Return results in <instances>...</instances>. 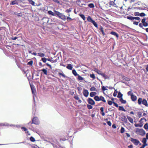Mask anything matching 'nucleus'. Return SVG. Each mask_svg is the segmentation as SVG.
Returning a JSON list of instances; mask_svg holds the SVG:
<instances>
[{
  "instance_id": "44",
  "label": "nucleus",
  "mask_w": 148,
  "mask_h": 148,
  "mask_svg": "<svg viewBox=\"0 0 148 148\" xmlns=\"http://www.w3.org/2000/svg\"><path fill=\"white\" fill-rule=\"evenodd\" d=\"M90 90L91 91H95L96 89L95 87H92L90 88Z\"/></svg>"
},
{
  "instance_id": "6",
  "label": "nucleus",
  "mask_w": 148,
  "mask_h": 148,
  "mask_svg": "<svg viewBox=\"0 0 148 148\" xmlns=\"http://www.w3.org/2000/svg\"><path fill=\"white\" fill-rule=\"evenodd\" d=\"M23 0H14L11 1L10 5H18L19 3L22 2Z\"/></svg>"
},
{
  "instance_id": "27",
  "label": "nucleus",
  "mask_w": 148,
  "mask_h": 148,
  "mask_svg": "<svg viewBox=\"0 0 148 148\" xmlns=\"http://www.w3.org/2000/svg\"><path fill=\"white\" fill-rule=\"evenodd\" d=\"M123 96V95L120 92H119L118 93L117 97L121 99V98H122Z\"/></svg>"
},
{
  "instance_id": "47",
  "label": "nucleus",
  "mask_w": 148,
  "mask_h": 148,
  "mask_svg": "<svg viewBox=\"0 0 148 148\" xmlns=\"http://www.w3.org/2000/svg\"><path fill=\"white\" fill-rule=\"evenodd\" d=\"M42 61L44 63H45L47 60V58H46L45 57L42 58Z\"/></svg>"
},
{
  "instance_id": "24",
  "label": "nucleus",
  "mask_w": 148,
  "mask_h": 148,
  "mask_svg": "<svg viewBox=\"0 0 148 148\" xmlns=\"http://www.w3.org/2000/svg\"><path fill=\"white\" fill-rule=\"evenodd\" d=\"M88 7L90 8H93L95 7V5L93 3H90L88 5Z\"/></svg>"
},
{
  "instance_id": "1",
  "label": "nucleus",
  "mask_w": 148,
  "mask_h": 148,
  "mask_svg": "<svg viewBox=\"0 0 148 148\" xmlns=\"http://www.w3.org/2000/svg\"><path fill=\"white\" fill-rule=\"evenodd\" d=\"M30 87L32 90V93L33 94L34 105H33L32 114L34 115L36 114V102L35 100V98H37L36 95H35V92H36V90L33 84H30Z\"/></svg>"
},
{
  "instance_id": "63",
  "label": "nucleus",
  "mask_w": 148,
  "mask_h": 148,
  "mask_svg": "<svg viewBox=\"0 0 148 148\" xmlns=\"http://www.w3.org/2000/svg\"><path fill=\"white\" fill-rule=\"evenodd\" d=\"M107 123L109 125L111 126V123L110 121H107Z\"/></svg>"
},
{
  "instance_id": "46",
  "label": "nucleus",
  "mask_w": 148,
  "mask_h": 148,
  "mask_svg": "<svg viewBox=\"0 0 148 148\" xmlns=\"http://www.w3.org/2000/svg\"><path fill=\"white\" fill-rule=\"evenodd\" d=\"M102 90L103 91H104L108 90L105 86H102L101 88Z\"/></svg>"
},
{
  "instance_id": "61",
  "label": "nucleus",
  "mask_w": 148,
  "mask_h": 148,
  "mask_svg": "<svg viewBox=\"0 0 148 148\" xmlns=\"http://www.w3.org/2000/svg\"><path fill=\"white\" fill-rule=\"evenodd\" d=\"M53 1L57 3H60V1L58 0H53Z\"/></svg>"
},
{
  "instance_id": "13",
  "label": "nucleus",
  "mask_w": 148,
  "mask_h": 148,
  "mask_svg": "<svg viewBox=\"0 0 148 148\" xmlns=\"http://www.w3.org/2000/svg\"><path fill=\"white\" fill-rule=\"evenodd\" d=\"M131 98L132 100L133 101H135L137 100V96L133 95H132Z\"/></svg>"
},
{
  "instance_id": "45",
  "label": "nucleus",
  "mask_w": 148,
  "mask_h": 148,
  "mask_svg": "<svg viewBox=\"0 0 148 148\" xmlns=\"http://www.w3.org/2000/svg\"><path fill=\"white\" fill-rule=\"evenodd\" d=\"M137 115L138 117L140 118L142 116V113L140 112H139L137 113Z\"/></svg>"
},
{
  "instance_id": "29",
  "label": "nucleus",
  "mask_w": 148,
  "mask_h": 148,
  "mask_svg": "<svg viewBox=\"0 0 148 148\" xmlns=\"http://www.w3.org/2000/svg\"><path fill=\"white\" fill-rule=\"evenodd\" d=\"M94 99L96 101H99V97L98 96H95L94 97Z\"/></svg>"
},
{
  "instance_id": "28",
  "label": "nucleus",
  "mask_w": 148,
  "mask_h": 148,
  "mask_svg": "<svg viewBox=\"0 0 148 148\" xmlns=\"http://www.w3.org/2000/svg\"><path fill=\"white\" fill-rule=\"evenodd\" d=\"M9 125V124L8 123H0V126H8Z\"/></svg>"
},
{
  "instance_id": "40",
  "label": "nucleus",
  "mask_w": 148,
  "mask_h": 148,
  "mask_svg": "<svg viewBox=\"0 0 148 148\" xmlns=\"http://www.w3.org/2000/svg\"><path fill=\"white\" fill-rule=\"evenodd\" d=\"M30 140L32 142H34L35 141V138L32 136H31L30 137Z\"/></svg>"
},
{
  "instance_id": "64",
  "label": "nucleus",
  "mask_w": 148,
  "mask_h": 148,
  "mask_svg": "<svg viewBox=\"0 0 148 148\" xmlns=\"http://www.w3.org/2000/svg\"><path fill=\"white\" fill-rule=\"evenodd\" d=\"M138 22H137L136 21H134L133 23V24L134 25H138Z\"/></svg>"
},
{
  "instance_id": "18",
  "label": "nucleus",
  "mask_w": 148,
  "mask_h": 148,
  "mask_svg": "<svg viewBox=\"0 0 148 148\" xmlns=\"http://www.w3.org/2000/svg\"><path fill=\"white\" fill-rule=\"evenodd\" d=\"M127 117L129 120V121L131 123H133V119L131 117L129 116H127Z\"/></svg>"
},
{
  "instance_id": "19",
  "label": "nucleus",
  "mask_w": 148,
  "mask_h": 148,
  "mask_svg": "<svg viewBox=\"0 0 148 148\" xmlns=\"http://www.w3.org/2000/svg\"><path fill=\"white\" fill-rule=\"evenodd\" d=\"M74 99H75L77 100H78V102L79 103H81L82 102V101L80 99H79V97L78 96H75L74 97Z\"/></svg>"
},
{
  "instance_id": "35",
  "label": "nucleus",
  "mask_w": 148,
  "mask_h": 148,
  "mask_svg": "<svg viewBox=\"0 0 148 148\" xmlns=\"http://www.w3.org/2000/svg\"><path fill=\"white\" fill-rule=\"evenodd\" d=\"M144 128L146 130H148V123H145L144 126Z\"/></svg>"
},
{
  "instance_id": "37",
  "label": "nucleus",
  "mask_w": 148,
  "mask_h": 148,
  "mask_svg": "<svg viewBox=\"0 0 148 148\" xmlns=\"http://www.w3.org/2000/svg\"><path fill=\"white\" fill-rule=\"evenodd\" d=\"M90 77L91 78H92L93 79H95L96 78V77L95 75L93 74H90Z\"/></svg>"
},
{
  "instance_id": "9",
  "label": "nucleus",
  "mask_w": 148,
  "mask_h": 148,
  "mask_svg": "<svg viewBox=\"0 0 148 148\" xmlns=\"http://www.w3.org/2000/svg\"><path fill=\"white\" fill-rule=\"evenodd\" d=\"M37 118L36 117H34L32 119V123H31L30 122H29L28 123V124H34L35 125H37Z\"/></svg>"
},
{
  "instance_id": "10",
  "label": "nucleus",
  "mask_w": 148,
  "mask_h": 148,
  "mask_svg": "<svg viewBox=\"0 0 148 148\" xmlns=\"http://www.w3.org/2000/svg\"><path fill=\"white\" fill-rule=\"evenodd\" d=\"M116 0H114V1H110L109 2L110 7L112 6L114 7H116V4L115 3V1Z\"/></svg>"
},
{
  "instance_id": "58",
  "label": "nucleus",
  "mask_w": 148,
  "mask_h": 148,
  "mask_svg": "<svg viewBox=\"0 0 148 148\" xmlns=\"http://www.w3.org/2000/svg\"><path fill=\"white\" fill-rule=\"evenodd\" d=\"M113 103L114 104V106H115L116 107H119L118 105L116 103L113 102Z\"/></svg>"
},
{
  "instance_id": "56",
  "label": "nucleus",
  "mask_w": 148,
  "mask_h": 148,
  "mask_svg": "<svg viewBox=\"0 0 148 148\" xmlns=\"http://www.w3.org/2000/svg\"><path fill=\"white\" fill-rule=\"evenodd\" d=\"M18 38L17 37H13V36H12V37H11V39L12 40H16Z\"/></svg>"
},
{
  "instance_id": "2",
  "label": "nucleus",
  "mask_w": 148,
  "mask_h": 148,
  "mask_svg": "<svg viewBox=\"0 0 148 148\" xmlns=\"http://www.w3.org/2000/svg\"><path fill=\"white\" fill-rule=\"evenodd\" d=\"M142 103L143 105H145L146 107L148 106L147 101L145 99H143L141 97H140L138 100V105H140Z\"/></svg>"
},
{
  "instance_id": "30",
  "label": "nucleus",
  "mask_w": 148,
  "mask_h": 148,
  "mask_svg": "<svg viewBox=\"0 0 148 148\" xmlns=\"http://www.w3.org/2000/svg\"><path fill=\"white\" fill-rule=\"evenodd\" d=\"M96 94V93L95 92H92L90 93V96L91 97H93L95 96Z\"/></svg>"
},
{
  "instance_id": "5",
  "label": "nucleus",
  "mask_w": 148,
  "mask_h": 148,
  "mask_svg": "<svg viewBox=\"0 0 148 148\" xmlns=\"http://www.w3.org/2000/svg\"><path fill=\"white\" fill-rule=\"evenodd\" d=\"M130 141L135 145H137L139 144L140 145H141V144L138 140L133 138H131Z\"/></svg>"
},
{
  "instance_id": "57",
  "label": "nucleus",
  "mask_w": 148,
  "mask_h": 148,
  "mask_svg": "<svg viewBox=\"0 0 148 148\" xmlns=\"http://www.w3.org/2000/svg\"><path fill=\"white\" fill-rule=\"evenodd\" d=\"M140 16H145V14L143 12H142L140 14Z\"/></svg>"
},
{
  "instance_id": "14",
  "label": "nucleus",
  "mask_w": 148,
  "mask_h": 148,
  "mask_svg": "<svg viewBox=\"0 0 148 148\" xmlns=\"http://www.w3.org/2000/svg\"><path fill=\"white\" fill-rule=\"evenodd\" d=\"M110 34L114 36H116L117 38H118L119 37L118 34L116 33V32H114V31H111L110 32Z\"/></svg>"
},
{
  "instance_id": "26",
  "label": "nucleus",
  "mask_w": 148,
  "mask_h": 148,
  "mask_svg": "<svg viewBox=\"0 0 148 148\" xmlns=\"http://www.w3.org/2000/svg\"><path fill=\"white\" fill-rule=\"evenodd\" d=\"M67 68L69 69L72 70L73 68L72 65L71 64H69L66 66Z\"/></svg>"
},
{
  "instance_id": "7",
  "label": "nucleus",
  "mask_w": 148,
  "mask_h": 148,
  "mask_svg": "<svg viewBox=\"0 0 148 148\" xmlns=\"http://www.w3.org/2000/svg\"><path fill=\"white\" fill-rule=\"evenodd\" d=\"M48 21L49 20L48 18L47 17H44L41 20L40 22L41 24L44 25L45 24H46L47 23Z\"/></svg>"
},
{
  "instance_id": "42",
  "label": "nucleus",
  "mask_w": 148,
  "mask_h": 148,
  "mask_svg": "<svg viewBox=\"0 0 148 148\" xmlns=\"http://www.w3.org/2000/svg\"><path fill=\"white\" fill-rule=\"evenodd\" d=\"M33 63V61L31 60L27 63V64L28 65L31 66L32 65Z\"/></svg>"
},
{
  "instance_id": "8",
  "label": "nucleus",
  "mask_w": 148,
  "mask_h": 148,
  "mask_svg": "<svg viewBox=\"0 0 148 148\" xmlns=\"http://www.w3.org/2000/svg\"><path fill=\"white\" fill-rule=\"evenodd\" d=\"M88 103L91 105H94L95 104V102L92 98H89L88 99Z\"/></svg>"
},
{
  "instance_id": "33",
  "label": "nucleus",
  "mask_w": 148,
  "mask_h": 148,
  "mask_svg": "<svg viewBox=\"0 0 148 148\" xmlns=\"http://www.w3.org/2000/svg\"><path fill=\"white\" fill-rule=\"evenodd\" d=\"M41 71H43V73H44L45 75H47V71L46 69H43L41 70Z\"/></svg>"
},
{
  "instance_id": "25",
  "label": "nucleus",
  "mask_w": 148,
  "mask_h": 148,
  "mask_svg": "<svg viewBox=\"0 0 148 148\" xmlns=\"http://www.w3.org/2000/svg\"><path fill=\"white\" fill-rule=\"evenodd\" d=\"M72 73L75 76H78L79 75V74L77 73L75 69H74L72 71Z\"/></svg>"
},
{
  "instance_id": "43",
  "label": "nucleus",
  "mask_w": 148,
  "mask_h": 148,
  "mask_svg": "<svg viewBox=\"0 0 148 148\" xmlns=\"http://www.w3.org/2000/svg\"><path fill=\"white\" fill-rule=\"evenodd\" d=\"M87 107L89 109H91L92 108V106L90 105L87 104Z\"/></svg>"
},
{
  "instance_id": "11",
  "label": "nucleus",
  "mask_w": 148,
  "mask_h": 148,
  "mask_svg": "<svg viewBox=\"0 0 148 148\" xmlns=\"http://www.w3.org/2000/svg\"><path fill=\"white\" fill-rule=\"evenodd\" d=\"M83 95L84 96L86 97H87L89 95V92L88 90L85 89H83Z\"/></svg>"
},
{
  "instance_id": "4",
  "label": "nucleus",
  "mask_w": 148,
  "mask_h": 148,
  "mask_svg": "<svg viewBox=\"0 0 148 148\" xmlns=\"http://www.w3.org/2000/svg\"><path fill=\"white\" fill-rule=\"evenodd\" d=\"M87 21L89 22L92 23L96 28H98V25L97 23L91 18V17L88 16L87 17Z\"/></svg>"
},
{
  "instance_id": "31",
  "label": "nucleus",
  "mask_w": 148,
  "mask_h": 148,
  "mask_svg": "<svg viewBox=\"0 0 148 148\" xmlns=\"http://www.w3.org/2000/svg\"><path fill=\"white\" fill-rule=\"evenodd\" d=\"M120 101L122 103L125 104L126 103V101L125 100H124L122 98L120 99Z\"/></svg>"
},
{
  "instance_id": "54",
  "label": "nucleus",
  "mask_w": 148,
  "mask_h": 148,
  "mask_svg": "<svg viewBox=\"0 0 148 148\" xmlns=\"http://www.w3.org/2000/svg\"><path fill=\"white\" fill-rule=\"evenodd\" d=\"M113 102L111 101H108V103L109 105H112V103H113Z\"/></svg>"
},
{
  "instance_id": "17",
  "label": "nucleus",
  "mask_w": 148,
  "mask_h": 148,
  "mask_svg": "<svg viewBox=\"0 0 148 148\" xmlns=\"http://www.w3.org/2000/svg\"><path fill=\"white\" fill-rule=\"evenodd\" d=\"M99 101H101L104 103L106 102V101L105 99L102 96H101L99 97Z\"/></svg>"
},
{
  "instance_id": "51",
  "label": "nucleus",
  "mask_w": 148,
  "mask_h": 148,
  "mask_svg": "<svg viewBox=\"0 0 148 148\" xmlns=\"http://www.w3.org/2000/svg\"><path fill=\"white\" fill-rule=\"evenodd\" d=\"M127 94L128 95L132 96V95H133V93L132 91H130L127 92Z\"/></svg>"
},
{
  "instance_id": "62",
  "label": "nucleus",
  "mask_w": 148,
  "mask_h": 148,
  "mask_svg": "<svg viewBox=\"0 0 148 148\" xmlns=\"http://www.w3.org/2000/svg\"><path fill=\"white\" fill-rule=\"evenodd\" d=\"M81 2V1L80 0H77L76 1V3L78 4H79Z\"/></svg>"
},
{
  "instance_id": "32",
  "label": "nucleus",
  "mask_w": 148,
  "mask_h": 148,
  "mask_svg": "<svg viewBox=\"0 0 148 148\" xmlns=\"http://www.w3.org/2000/svg\"><path fill=\"white\" fill-rule=\"evenodd\" d=\"M119 110H122V111H123L124 112L125 111H126V110H125L123 106H119Z\"/></svg>"
},
{
  "instance_id": "16",
  "label": "nucleus",
  "mask_w": 148,
  "mask_h": 148,
  "mask_svg": "<svg viewBox=\"0 0 148 148\" xmlns=\"http://www.w3.org/2000/svg\"><path fill=\"white\" fill-rule=\"evenodd\" d=\"M139 132L140 133V135L142 136L145 135V131L143 129L140 130Z\"/></svg>"
},
{
  "instance_id": "50",
  "label": "nucleus",
  "mask_w": 148,
  "mask_h": 148,
  "mask_svg": "<svg viewBox=\"0 0 148 148\" xmlns=\"http://www.w3.org/2000/svg\"><path fill=\"white\" fill-rule=\"evenodd\" d=\"M23 131H25V132L27 131V129L24 127H22L21 128Z\"/></svg>"
},
{
  "instance_id": "52",
  "label": "nucleus",
  "mask_w": 148,
  "mask_h": 148,
  "mask_svg": "<svg viewBox=\"0 0 148 148\" xmlns=\"http://www.w3.org/2000/svg\"><path fill=\"white\" fill-rule=\"evenodd\" d=\"M38 54L39 56L41 57H44L45 56V54L43 53H39Z\"/></svg>"
},
{
  "instance_id": "3",
  "label": "nucleus",
  "mask_w": 148,
  "mask_h": 148,
  "mask_svg": "<svg viewBox=\"0 0 148 148\" xmlns=\"http://www.w3.org/2000/svg\"><path fill=\"white\" fill-rule=\"evenodd\" d=\"M57 16L63 21H65L66 19V17L63 14L60 13L58 11L55 10L54 11Z\"/></svg>"
},
{
  "instance_id": "48",
  "label": "nucleus",
  "mask_w": 148,
  "mask_h": 148,
  "mask_svg": "<svg viewBox=\"0 0 148 148\" xmlns=\"http://www.w3.org/2000/svg\"><path fill=\"white\" fill-rule=\"evenodd\" d=\"M117 93V91H116V90H115V91L113 94V96L114 97L116 96Z\"/></svg>"
},
{
  "instance_id": "23",
  "label": "nucleus",
  "mask_w": 148,
  "mask_h": 148,
  "mask_svg": "<svg viewBox=\"0 0 148 148\" xmlns=\"http://www.w3.org/2000/svg\"><path fill=\"white\" fill-rule=\"evenodd\" d=\"M147 138H143V140H142V142L144 144H147Z\"/></svg>"
},
{
  "instance_id": "22",
  "label": "nucleus",
  "mask_w": 148,
  "mask_h": 148,
  "mask_svg": "<svg viewBox=\"0 0 148 148\" xmlns=\"http://www.w3.org/2000/svg\"><path fill=\"white\" fill-rule=\"evenodd\" d=\"M77 79L79 81H82L84 80V79L79 75H78Z\"/></svg>"
},
{
  "instance_id": "20",
  "label": "nucleus",
  "mask_w": 148,
  "mask_h": 148,
  "mask_svg": "<svg viewBox=\"0 0 148 148\" xmlns=\"http://www.w3.org/2000/svg\"><path fill=\"white\" fill-rule=\"evenodd\" d=\"M48 14H49L50 15H51L52 16H56V13H54L51 10H49L48 11Z\"/></svg>"
},
{
  "instance_id": "12",
  "label": "nucleus",
  "mask_w": 148,
  "mask_h": 148,
  "mask_svg": "<svg viewBox=\"0 0 148 148\" xmlns=\"http://www.w3.org/2000/svg\"><path fill=\"white\" fill-rule=\"evenodd\" d=\"M97 73L98 74L101 75L105 79H106L108 78V76L104 73H99L98 72H97Z\"/></svg>"
},
{
  "instance_id": "36",
  "label": "nucleus",
  "mask_w": 148,
  "mask_h": 148,
  "mask_svg": "<svg viewBox=\"0 0 148 148\" xmlns=\"http://www.w3.org/2000/svg\"><path fill=\"white\" fill-rule=\"evenodd\" d=\"M36 72V71H34L32 73V77L33 78H34L35 76H37V73Z\"/></svg>"
},
{
  "instance_id": "60",
  "label": "nucleus",
  "mask_w": 148,
  "mask_h": 148,
  "mask_svg": "<svg viewBox=\"0 0 148 148\" xmlns=\"http://www.w3.org/2000/svg\"><path fill=\"white\" fill-rule=\"evenodd\" d=\"M146 20V18H143L141 22L143 24L145 22Z\"/></svg>"
},
{
  "instance_id": "41",
  "label": "nucleus",
  "mask_w": 148,
  "mask_h": 148,
  "mask_svg": "<svg viewBox=\"0 0 148 148\" xmlns=\"http://www.w3.org/2000/svg\"><path fill=\"white\" fill-rule=\"evenodd\" d=\"M58 75H60L62 76V77H63L64 78H65L66 77V76L63 73H60V72L59 73Z\"/></svg>"
},
{
  "instance_id": "38",
  "label": "nucleus",
  "mask_w": 148,
  "mask_h": 148,
  "mask_svg": "<svg viewBox=\"0 0 148 148\" xmlns=\"http://www.w3.org/2000/svg\"><path fill=\"white\" fill-rule=\"evenodd\" d=\"M134 125L136 127H141L143 126V124H135Z\"/></svg>"
},
{
  "instance_id": "39",
  "label": "nucleus",
  "mask_w": 148,
  "mask_h": 148,
  "mask_svg": "<svg viewBox=\"0 0 148 148\" xmlns=\"http://www.w3.org/2000/svg\"><path fill=\"white\" fill-rule=\"evenodd\" d=\"M79 16L81 18H82L83 20L84 21L85 20V16L83 14H79Z\"/></svg>"
},
{
  "instance_id": "34",
  "label": "nucleus",
  "mask_w": 148,
  "mask_h": 148,
  "mask_svg": "<svg viewBox=\"0 0 148 148\" xmlns=\"http://www.w3.org/2000/svg\"><path fill=\"white\" fill-rule=\"evenodd\" d=\"M28 1L30 4H32L33 5H34L35 2L32 0H28Z\"/></svg>"
},
{
  "instance_id": "53",
  "label": "nucleus",
  "mask_w": 148,
  "mask_h": 148,
  "mask_svg": "<svg viewBox=\"0 0 148 148\" xmlns=\"http://www.w3.org/2000/svg\"><path fill=\"white\" fill-rule=\"evenodd\" d=\"M134 14L135 16H139L140 15V13L138 12H136L134 13Z\"/></svg>"
},
{
  "instance_id": "21",
  "label": "nucleus",
  "mask_w": 148,
  "mask_h": 148,
  "mask_svg": "<svg viewBox=\"0 0 148 148\" xmlns=\"http://www.w3.org/2000/svg\"><path fill=\"white\" fill-rule=\"evenodd\" d=\"M127 18L128 19L133 21L134 20V17L132 16H127Z\"/></svg>"
},
{
  "instance_id": "55",
  "label": "nucleus",
  "mask_w": 148,
  "mask_h": 148,
  "mask_svg": "<svg viewBox=\"0 0 148 148\" xmlns=\"http://www.w3.org/2000/svg\"><path fill=\"white\" fill-rule=\"evenodd\" d=\"M148 145V144H144L142 145V146L141 147H140V148H144L146 146H147Z\"/></svg>"
},
{
  "instance_id": "49",
  "label": "nucleus",
  "mask_w": 148,
  "mask_h": 148,
  "mask_svg": "<svg viewBox=\"0 0 148 148\" xmlns=\"http://www.w3.org/2000/svg\"><path fill=\"white\" fill-rule=\"evenodd\" d=\"M125 132L124 128L122 127L121 130V132L122 133H123Z\"/></svg>"
},
{
  "instance_id": "59",
  "label": "nucleus",
  "mask_w": 148,
  "mask_h": 148,
  "mask_svg": "<svg viewBox=\"0 0 148 148\" xmlns=\"http://www.w3.org/2000/svg\"><path fill=\"white\" fill-rule=\"evenodd\" d=\"M143 24V25L145 27H146L148 26V23L147 22H145Z\"/></svg>"
},
{
  "instance_id": "15",
  "label": "nucleus",
  "mask_w": 148,
  "mask_h": 148,
  "mask_svg": "<svg viewBox=\"0 0 148 148\" xmlns=\"http://www.w3.org/2000/svg\"><path fill=\"white\" fill-rule=\"evenodd\" d=\"M99 29L100 30L101 32L102 33L103 36H105V34L103 28V27L101 26H100V28Z\"/></svg>"
}]
</instances>
